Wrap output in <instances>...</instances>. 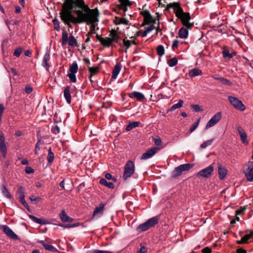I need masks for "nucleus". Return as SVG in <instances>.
I'll use <instances>...</instances> for the list:
<instances>
[{"mask_svg":"<svg viewBox=\"0 0 253 253\" xmlns=\"http://www.w3.org/2000/svg\"><path fill=\"white\" fill-rule=\"evenodd\" d=\"M98 14L97 8L90 9L84 0H65L60 17L64 23L71 28V23L94 24L98 21Z\"/></svg>","mask_w":253,"mask_h":253,"instance_id":"nucleus-1","label":"nucleus"},{"mask_svg":"<svg viewBox=\"0 0 253 253\" xmlns=\"http://www.w3.org/2000/svg\"><path fill=\"white\" fill-rule=\"evenodd\" d=\"M176 16L180 19L182 23L188 29H191L194 26V23L190 22L191 16L188 12H184L182 10H179Z\"/></svg>","mask_w":253,"mask_h":253,"instance_id":"nucleus-2","label":"nucleus"},{"mask_svg":"<svg viewBox=\"0 0 253 253\" xmlns=\"http://www.w3.org/2000/svg\"><path fill=\"white\" fill-rule=\"evenodd\" d=\"M134 171L135 166L134 163L130 160L127 161L125 166L123 178L125 180L127 179L128 178L131 177Z\"/></svg>","mask_w":253,"mask_h":253,"instance_id":"nucleus-3","label":"nucleus"},{"mask_svg":"<svg viewBox=\"0 0 253 253\" xmlns=\"http://www.w3.org/2000/svg\"><path fill=\"white\" fill-rule=\"evenodd\" d=\"M243 173L248 181H253V162L249 161L246 163L243 168Z\"/></svg>","mask_w":253,"mask_h":253,"instance_id":"nucleus-4","label":"nucleus"},{"mask_svg":"<svg viewBox=\"0 0 253 253\" xmlns=\"http://www.w3.org/2000/svg\"><path fill=\"white\" fill-rule=\"evenodd\" d=\"M193 167V164H185L176 167L172 172V176L176 177L180 175L183 171H187Z\"/></svg>","mask_w":253,"mask_h":253,"instance_id":"nucleus-5","label":"nucleus"},{"mask_svg":"<svg viewBox=\"0 0 253 253\" xmlns=\"http://www.w3.org/2000/svg\"><path fill=\"white\" fill-rule=\"evenodd\" d=\"M229 101L234 107L239 110L243 111L246 109L245 106L237 98L230 96L228 98Z\"/></svg>","mask_w":253,"mask_h":253,"instance_id":"nucleus-6","label":"nucleus"},{"mask_svg":"<svg viewBox=\"0 0 253 253\" xmlns=\"http://www.w3.org/2000/svg\"><path fill=\"white\" fill-rule=\"evenodd\" d=\"M221 119V113L218 112L216 113L207 123L206 128L208 129L216 124Z\"/></svg>","mask_w":253,"mask_h":253,"instance_id":"nucleus-7","label":"nucleus"},{"mask_svg":"<svg viewBox=\"0 0 253 253\" xmlns=\"http://www.w3.org/2000/svg\"><path fill=\"white\" fill-rule=\"evenodd\" d=\"M160 148L153 147L148 149L141 157V160H147L154 156L160 150Z\"/></svg>","mask_w":253,"mask_h":253,"instance_id":"nucleus-8","label":"nucleus"},{"mask_svg":"<svg viewBox=\"0 0 253 253\" xmlns=\"http://www.w3.org/2000/svg\"><path fill=\"white\" fill-rule=\"evenodd\" d=\"M213 171V167L211 165H210L206 168L199 171L197 173V176L198 177L208 178L211 176Z\"/></svg>","mask_w":253,"mask_h":253,"instance_id":"nucleus-9","label":"nucleus"},{"mask_svg":"<svg viewBox=\"0 0 253 253\" xmlns=\"http://www.w3.org/2000/svg\"><path fill=\"white\" fill-rule=\"evenodd\" d=\"M1 227L4 233L9 238L13 240L18 239V236L7 225H1Z\"/></svg>","mask_w":253,"mask_h":253,"instance_id":"nucleus-10","label":"nucleus"},{"mask_svg":"<svg viewBox=\"0 0 253 253\" xmlns=\"http://www.w3.org/2000/svg\"><path fill=\"white\" fill-rule=\"evenodd\" d=\"M97 40L104 46L109 47L112 44L111 38L109 37L103 38L101 36L96 35Z\"/></svg>","mask_w":253,"mask_h":253,"instance_id":"nucleus-11","label":"nucleus"},{"mask_svg":"<svg viewBox=\"0 0 253 253\" xmlns=\"http://www.w3.org/2000/svg\"><path fill=\"white\" fill-rule=\"evenodd\" d=\"M105 205V204L101 203L98 206L96 207L93 211V216L100 217L103 213Z\"/></svg>","mask_w":253,"mask_h":253,"instance_id":"nucleus-12","label":"nucleus"},{"mask_svg":"<svg viewBox=\"0 0 253 253\" xmlns=\"http://www.w3.org/2000/svg\"><path fill=\"white\" fill-rule=\"evenodd\" d=\"M131 98H135L137 101H142L145 98L144 95L138 91H133L128 95Z\"/></svg>","mask_w":253,"mask_h":253,"instance_id":"nucleus-13","label":"nucleus"},{"mask_svg":"<svg viewBox=\"0 0 253 253\" xmlns=\"http://www.w3.org/2000/svg\"><path fill=\"white\" fill-rule=\"evenodd\" d=\"M237 130L240 134L242 142L244 144L247 145L248 144L247 135L245 132V130L241 126L238 127Z\"/></svg>","mask_w":253,"mask_h":253,"instance_id":"nucleus-14","label":"nucleus"},{"mask_svg":"<svg viewBox=\"0 0 253 253\" xmlns=\"http://www.w3.org/2000/svg\"><path fill=\"white\" fill-rule=\"evenodd\" d=\"M4 137L2 133H1L0 136V150L2 153V155L4 157L6 155V147L4 143Z\"/></svg>","mask_w":253,"mask_h":253,"instance_id":"nucleus-15","label":"nucleus"},{"mask_svg":"<svg viewBox=\"0 0 253 253\" xmlns=\"http://www.w3.org/2000/svg\"><path fill=\"white\" fill-rule=\"evenodd\" d=\"M120 3L118 5L120 8L124 12L127 10V7L131 5L132 2L128 0H119Z\"/></svg>","mask_w":253,"mask_h":253,"instance_id":"nucleus-16","label":"nucleus"},{"mask_svg":"<svg viewBox=\"0 0 253 253\" xmlns=\"http://www.w3.org/2000/svg\"><path fill=\"white\" fill-rule=\"evenodd\" d=\"M168 8H172L174 11V13L175 15L178 14V12H179V10H182V8L179 6V3L178 2H173L170 3L167 5Z\"/></svg>","mask_w":253,"mask_h":253,"instance_id":"nucleus-17","label":"nucleus"},{"mask_svg":"<svg viewBox=\"0 0 253 253\" xmlns=\"http://www.w3.org/2000/svg\"><path fill=\"white\" fill-rule=\"evenodd\" d=\"M218 173L221 179H224L227 175V169L221 165H218Z\"/></svg>","mask_w":253,"mask_h":253,"instance_id":"nucleus-18","label":"nucleus"},{"mask_svg":"<svg viewBox=\"0 0 253 253\" xmlns=\"http://www.w3.org/2000/svg\"><path fill=\"white\" fill-rule=\"evenodd\" d=\"M109 36L111 37L110 38L112 41V43L114 42L117 43L119 42V41L120 40V37L115 30H111Z\"/></svg>","mask_w":253,"mask_h":253,"instance_id":"nucleus-19","label":"nucleus"},{"mask_svg":"<svg viewBox=\"0 0 253 253\" xmlns=\"http://www.w3.org/2000/svg\"><path fill=\"white\" fill-rule=\"evenodd\" d=\"M64 96L68 104L71 102V96L70 90V87L66 86L64 90Z\"/></svg>","mask_w":253,"mask_h":253,"instance_id":"nucleus-20","label":"nucleus"},{"mask_svg":"<svg viewBox=\"0 0 253 253\" xmlns=\"http://www.w3.org/2000/svg\"><path fill=\"white\" fill-rule=\"evenodd\" d=\"M140 14L143 16L144 21L146 23H149L151 21V16L149 11L143 10L140 12Z\"/></svg>","mask_w":253,"mask_h":253,"instance_id":"nucleus-21","label":"nucleus"},{"mask_svg":"<svg viewBox=\"0 0 253 253\" xmlns=\"http://www.w3.org/2000/svg\"><path fill=\"white\" fill-rule=\"evenodd\" d=\"M114 23L116 25L124 24L127 25L129 21L126 18L124 17H116L114 20Z\"/></svg>","mask_w":253,"mask_h":253,"instance_id":"nucleus-22","label":"nucleus"},{"mask_svg":"<svg viewBox=\"0 0 253 253\" xmlns=\"http://www.w3.org/2000/svg\"><path fill=\"white\" fill-rule=\"evenodd\" d=\"M178 35L179 38L185 39L188 37V31L187 29L182 27L179 30Z\"/></svg>","mask_w":253,"mask_h":253,"instance_id":"nucleus-23","label":"nucleus"},{"mask_svg":"<svg viewBox=\"0 0 253 253\" xmlns=\"http://www.w3.org/2000/svg\"><path fill=\"white\" fill-rule=\"evenodd\" d=\"M122 66L119 63L115 65L114 70L112 72V78L115 79L118 77L121 69Z\"/></svg>","mask_w":253,"mask_h":253,"instance_id":"nucleus-24","label":"nucleus"},{"mask_svg":"<svg viewBox=\"0 0 253 253\" xmlns=\"http://www.w3.org/2000/svg\"><path fill=\"white\" fill-rule=\"evenodd\" d=\"M39 243L42 244L46 250L50 251L51 252L57 251V250L56 249V248H55L54 246L45 243L43 240L39 241Z\"/></svg>","mask_w":253,"mask_h":253,"instance_id":"nucleus-25","label":"nucleus"},{"mask_svg":"<svg viewBox=\"0 0 253 253\" xmlns=\"http://www.w3.org/2000/svg\"><path fill=\"white\" fill-rule=\"evenodd\" d=\"M60 217L63 222H72L73 220V218L70 217L64 211L60 213Z\"/></svg>","mask_w":253,"mask_h":253,"instance_id":"nucleus-26","label":"nucleus"},{"mask_svg":"<svg viewBox=\"0 0 253 253\" xmlns=\"http://www.w3.org/2000/svg\"><path fill=\"white\" fill-rule=\"evenodd\" d=\"M50 59V55L49 53H46L44 54L42 59V66L46 68V70H48L49 65L48 64L47 62Z\"/></svg>","mask_w":253,"mask_h":253,"instance_id":"nucleus-27","label":"nucleus"},{"mask_svg":"<svg viewBox=\"0 0 253 253\" xmlns=\"http://www.w3.org/2000/svg\"><path fill=\"white\" fill-rule=\"evenodd\" d=\"M253 237V232H251L250 234L245 235L243 237L240 241H237L238 244L246 243L251 238Z\"/></svg>","mask_w":253,"mask_h":253,"instance_id":"nucleus-28","label":"nucleus"},{"mask_svg":"<svg viewBox=\"0 0 253 253\" xmlns=\"http://www.w3.org/2000/svg\"><path fill=\"white\" fill-rule=\"evenodd\" d=\"M149 228L154 226L158 222V218L157 217L155 216L149 219L146 221Z\"/></svg>","mask_w":253,"mask_h":253,"instance_id":"nucleus-29","label":"nucleus"},{"mask_svg":"<svg viewBox=\"0 0 253 253\" xmlns=\"http://www.w3.org/2000/svg\"><path fill=\"white\" fill-rule=\"evenodd\" d=\"M190 77H194L202 75V71L198 69H193L189 73Z\"/></svg>","mask_w":253,"mask_h":253,"instance_id":"nucleus-30","label":"nucleus"},{"mask_svg":"<svg viewBox=\"0 0 253 253\" xmlns=\"http://www.w3.org/2000/svg\"><path fill=\"white\" fill-rule=\"evenodd\" d=\"M29 217L35 223L40 224L41 225H44L47 223L46 221L42 220L41 218H37L33 215H29Z\"/></svg>","mask_w":253,"mask_h":253,"instance_id":"nucleus-31","label":"nucleus"},{"mask_svg":"<svg viewBox=\"0 0 253 253\" xmlns=\"http://www.w3.org/2000/svg\"><path fill=\"white\" fill-rule=\"evenodd\" d=\"M1 192L4 196L6 198L10 199L11 198V196L10 193L8 191L7 189L6 188L5 186L4 185H2L1 186Z\"/></svg>","mask_w":253,"mask_h":253,"instance_id":"nucleus-32","label":"nucleus"},{"mask_svg":"<svg viewBox=\"0 0 253 253\" xmlns=\"http://www.w3.org/2000/svg\"><path fill=\"white\" fill-rule=\"evenodd\" d=\"M78 66L77 62H74L73 64L70 66L69 70L68 73L76 74L78 72Z\"/></svg>","mask_w":253,"mask_h":253,"instance_id":"nucleus-33","label":"nucleus"},{"mask_svg":"<svg viewBox=\"0 0 253 253\" xmlns=\"http://www.w3.org/2000/svg\"><path fill=\"white\" fill-rule=\"evenodd\" d=\"M140 124L139 122H132L130 123L126 126V130L130 131L134 127H136Z\"/></svg>","mask_w":253,"mask_h":253,"instance_id":"nucleus-34","label":"nucleus"},{"mask_svg":"<svg viewBox=\"0 0 253 253\" xmlns=\"http://www.w3.org/2000/svg\"><path fill=\"white\" fill-rule=\"evenodd\" d=\"M183 101L181 99L179 100L178 102L173 105L169 109V111H173L176 109L180 108L182 107Z\"/></svg>","mask_w":253,"mask_h":253,"instance_id":"nucleus-35","label":"nucleus"},{"mask_svg":"<svg viewBox=\"0 0 253 253\" xmlns=\"http://www.w3.org/2000/svg\"><path fill=\"white\" fill-rule=\"evenodd\" d=\"M149 228L146 221L138 226L137 227V231L139 232L145 231L148 230Z\"/></svg>","mask_w":253,"mask_h":253,"instance_id":"nucleus-36","label":"nucleus"},{"mask_svg":"<svg viewBox=\"0 0 253 253\" xmlns=\"http://www.w3.org/2000/svg\"><path fill=\"white\" fill-rule=\"evenodd\" d=\"M54 154L51 151V148H49L48 150V155L47 157V160L48 164H51L54 160Z\"/></svg>","mask_w":253,"mask_h":253,"instance_id":"nucleus-37","label":"nucleus"},{"mask_svg":"<svg viewBox=\"0 0 253 253\" xmlns=\"http://www.w3.org/2000/svg\"><path fill=\"white\" fill-rule=\"evenodd\" d=\"M100 183L102 185H105L110 188H113L114 187V185L112 182H108L104 178H101L100 180Z\"/></svg>","mask_w":253,"mask_h":253,"instance_id":"nucleus-38","label":"nucleus"},{"mask_svg":"<svg viewBox=\"0 0 253 253\" xmlns=\"http://www.w3.org/2000/svg\"><path fill=\"white\" fill-rule=\"evenodd\" d=\"M223 56L224 58L228 57L229 58H232L234 55H235L234 52L230 53L229 51L226 48H224L223 50Z\"/></svg>","mask_w":253,"mask_h":253,"instance_id":"nucleus-39","label":"nucleus"},{"mask_svg":"<svg viewBox=\"0 0 253 253\" xmlns=\"http://www.w3.org/2000/svg\"><path fill=\"white\" fill-rule=\"evenodd\" d=\"M213 141V139H211L207 141H204L202 144H201L200 147L202 149H205L208 146L211 145Z\"/></svg>","mask_w":253,"mask_h":253,"instance_id":"nucleus-40","label":"nucleus"},{"mask_svg":"<svg viewBox=\"0 0 253 253\" xmlns=\"http://www.w3.org/2000/svg\"><path fill=\"white\" fill-rule=\"evenodd\" d=\"M157 54L159 56H162L165 54L164 47L162 45H159L157 47Z\"/></svg>","mask_w":253,"mask_h":253,"instance_id":"nucleus-41","label":"nucleus"},{"mask_svg":"<svg viewBox=\"0 0 253 253\" xmlns=\"http://www.w3.org/2000/svg\"><path fill=\"white\" fill-rule=\"evenodd\" d=\"M69 44L72 46H76L77 42L75 37L73 35L70 36L69 38Z\"/></svg>","mask_w":253,"mask_h":253,"instance_id":"nucleus-42","label":"nucleus"},{"mask_svg":"<svg viewBox=\"0 0 253 253\" xmlns=\"http://www.w3.org/2000/svg\"><path fill=\"white\" fill-rule=\"evenodd\" d=\"M191 107L196 112H203L204 110L203 107L198 104H192L191 105Z\"/></svg>","mask_w":253,"mask_h":253,"instance_id":"nucleus-43","label":"nucleus"},{"mask_svg":"<svg viewBox=\"0 0 253 253\" xmlns=\"http://www.w3.org/2000/svg\"><path fill=\"white\" fill-rule=\"evenodd\" d=\"M177 63V60L176 58H172L170 59L168 61V64L169 67H173Z\"/></svg>","mask_w":253,"mask_h":253,"instance_id":"nucleus-44","label":"nucleus"},{"mask_svg":"<svg viewBox=\"0 0 253 253\" xmlns=\"http://www.w3.org/2000/svg\"><path fill=\"white\" fill-rule=\"evenodd\" d=\"M98 68L96 67H89L88 68L90 73V78H91L93 76L95 75L98 72Z\"/></svg>","mask_w":253,"mask_h":253,"instance_id":"nucleus-45","label":"nucleus"},{"mask_svg":"<svg viewBox=\"0 0 253 253\" xmlns=\"http://www.w3.org/2000/svg\"><path fill=\"white\" fill-rule=\"evenodd\" d=\"M19 199L20 202L27 209L29 210V207L25 200V195H19Z\"/></svg>","mask_w":253,"mask_h":253,"instance_id":"nucleus-46","label":"nucleus"},{"mask_svg":"<svg viewBox=\"0 0 253 253\" xmlns=\"http://www.w3.org/2000/svg\"><path fill=\"white\" fill-rule=\"evenodd\" d=\"M68 76L72 83H75L77 81L76 74L68 73Z\"/></svg>","mask_w":253,"mask_h":253,"instance_id":"nucleus-47","label":"nucleus"},{"mask_svg":"<svg viewBox=\"0 0 253 253\" xmlns=\"http://www.w3.org/2000/svg\"><path fill=\"white\" fill-rule=\"evenodd\" d=\"M68 40H69V38L68 37V34L65 32H63L62 33V38L63 44H66Z\"/></svg>","mask_w":253,"mask_h":253,"instance_id":"nucleus-48","label":"nucleus"},{"mask_svg":"<svg viewBox=\"0 0 253 253\" xmlns=\"http://www.w3.org/2000/svg\"><path fill=\"white\" fill-rule=\"evenodd\" d=\"M123 43L124 45L126 47V48L128 49L131 45V41L126 39H124L123 40Z\"/></svg>","mask_w":253,"mask_h":253,"instance_id":"nucleus-49","label":"nucleus"},{"mask_svg":"<svg viewBox=\"0 0 253 253\" xmlns=\"http://www.w3.org/2000/svg\"><path fill=\"white\" fill-rule=\"evenodd\" d=\"M222 84L224 85H232V83L228 80L222 77L220 82Z\"/></svg>","mask_w":253,"mask_h":253,"instance_id":"nucleus-50","label":"nucleus"},{"mask_svg":"<svg viewBox=\"0 0 253 253\" xmlns=\"http://www.w3.org/2000/svg\"><path fill=\"white\" fill-rule=\"evenodd\" d=\"M22 50H23V49L21 47H19L17 48L14 52V53H13L14 55L16 57H19L20 55V54H21Z\"/></svg>","mask_w":253,"mask_h":253,"instance_id":"nucleus-51","label":"nucleus"},{"mask_svg":"<svg viewBox=\"0 0 253 253\" xmlns=\"http://www.w3.org/2000/svg\"><path fill=\"white\" fill-rule=\"evenodd\" d=\"M200 120V119H199L196 122H195L192 125V126L190 127V131L191 132L194 131L196 129V128L199 125Z\"/></svg>","mask_w":253,"mask_h":253,"instance_id":"nucleus-52","label":"nucleus"},{"mask_svg":"<svg viewBox=\"0 0 253 253\" xmlns=\"http://www.w3.org/2000/svg\"><path fill=\"white\" fill-rule=\"evenodd\" d=\"M30 199L32 202L38 203L41 200V198L39 197H36L34 195H32L30 197Z\"/></svg>","mask_w":253,"mask_h":253,"instance_id":"nucleus-53","label":"nucleus"},{"mask_svg":"<svg viewBox=\"0 0 253 253\" xmlns=\"http://www.w3.org/2000/svg\"><path fill=\"white\" fill-rule=\"evenodd\" d=\"M154 140L155 144L156 146H160L161 145L162 140H161V138H160V137L157 136V137L154 138Z\"/></svg>","mask_w":253,"mask_h":253,"instance_id":"nucleus-54","label":"nucleus"},{"mask_svg":"<svg viewBox=\"0 0 253 253\" xmlns=\"http://www.w3.org/2000/svg\"><path fill=\"white\" fill-rule=\"evenodd\" d=\"M53 22V24L54 25L55 29H56L57 31H59L60 30V26H59L58 20L54 19Z\"/></svg>","mask_w":253,"mask_h":253,"instance_id":"nucleus-55","label":"nucleus"},{"mask_svg":"<svg viewBox=\"0 0 253 253\" xmlns=\"http://www.w3.org/2000/svg\"><path fill=\"white\" fill-rule=\"evenodd\" d=\"M18 193H19V195H25L24 189L23 187L22 186H19L18 187Z\"/></svg>","mask_w":253,"mask_h":253,"instance_id":"nucleus-56","label":"nucleus"},{"mask_svg":"<svg viewBox=\"0 0 253 253\" xmlns=\"http://www.w3.org/2000/svg\"><path fill=\"white\" fill-rule=\"evenodd\" d=\"M179 43V42L178 40H175L173 41V42L172 44V48L173 50H174L175 48H176L177 47Z\"/></svg>","mask_w":253,"mask_h":253,"instance_id":"nucleus-57","label":"nucleus"},{"mask_svg":"<svg viewBox=\"0 0 253 253\" xmlns=\"http://www.w3.org/2000/svg\"><path fill=\"white\" fill-rule=\"evenodd\" d=\"M41 144V141L39 140L37 142V144H36V148H35V153L36 154H38V151L40 150V145Z\"/></svg>","mask_w":253,"mask_h":253,"instance_id":"nucleus-58","label":"nucleus"},{"mask_svg":"<svg viewBox=\"0 0 253 253\" xmlns=\"http://www.w3.org/2000/svg\"><path fill=\"white\" fill-rule=\"evenodd\" d=\"M147 251V248L144 246H141L139 250L138 251V253H146Z\"/></svg>","mask_w":253,"mask_h":253,"instance_id":"nucleus-59","label":"nucleus"},{"mask_svg":"<svg viewBox=\"0 0 253 253\" xmlns=\"http://www.w3.org/2000/svg\"><path fill=\"white\" fill-rule=\"evenodd\" d=\"M52 131L55 134L59 133L60 132V128H59V127L58 126L56 125L55 126V127L53 128Z\"/></svg>","mask_w":253,"mask_h":253,"instance_id":"nucleus-60","label":"nucleus"},{"mask_svg":"<svg viewBox=\"0 0 253 253\" xmlns=\"http://www.w3.org/2000/svg\"><path fill=\"white\" fill-rule=\"evenodd\" d=\"M25 171L27 173L30 174L34 172V170L31 167H27L25 169Z\"/></svg>","mask_w":253,"mask_h":253,"instance_id":"nucleus-61","label":"nucleus"},{"mask_svg":"<svg viewBox=\"0 0 253 253\" xmlns=\"http://www.w3.org/2000/svg\"><path fill=\"white\" fill-rule=\"evenodd\" d=\"M202 252L203 253H211V250L210 248L206 247L203 250Z\"/></svg>","mask_w":253,"mask_h":253,"instance_id":"nucleus-62","label":"nucleus"},{"mask_svg":"<svg viewBox=\"0 0 253 253\" xmlns=\"http://www.w3.org/2000/svg\"><path fill=\"white\" fill-rule=\"evenodd\" d=\"M33 90V88L30 86H27L25 88V91L27 93H31Z\"/></svg>","mask_w":253,"mask_h":253,"instance_id":"nucleus-63","label":"nucleus"},{"mask_svg":"<svg viewBox=\"0 0 253 253\" xmlns=\"http://www.w3.org/2000/svg\"><path fill=\"white\" fill-rule=\"evenodd\" d=\"M153 29V27L151 26L147 27L146 29H145V31H146V33H149L150 32H151Z\"/></svg>","mask_w":253,"mask_h":253,"instance_id":"nucleus-64","label":"nucleus"}]
</instances>
